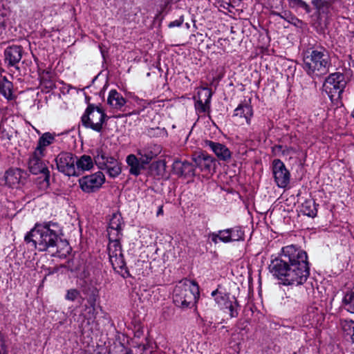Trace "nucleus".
Listing matches in <instances>:
<instances>
[{
  "label": "nucleus",
  "mask_w": 354,
  "mask_h": 354,
  "mask_svg": "<svg viewBox=\"0 0 354 354\" xmlns=\"http://www.w3.org/2000/svg\"><path fill=\"white\" fill-rule=\"evenodd\" d=\"M269 269L285 286L301 285L310 274L306 252L293 245L283 247L279 257L272 260Z\"/></svg>",
  "instance_id": "1"
},
{
  "label": "nucleus",
  "mask_w": 354,
  "mask_h": 354,
  "mask_svg": "<svg viewBox=\"0 0 354 354\" xmlns=\"http://www.w3.org/2000/svg\"><path fill=\"white\" fill-rule=\"evenodd\" d=\"M62 230L57 223L48 222L43 224H36L28 232L24 241L30 247L38 249L39 251L54 250L59 241H61Z\"/></svg>",
  "instance_id": "2"
},
{
  "label": "nucleus",
  "mask_w": 354,
  "mask_h": 354,
  "mask_svg": "<svg viewBox=\"0 0 354 354\" xmlns=\"http://www.w3.org/2000/svg\"><path fill=\"white\" fill-rule=\"evenodd\" d=\"M330 66L331 59L325 48L308 49L304 53L303 69L313 80L326 75Z\"/></svg>",
  "instance_id": "3"
},
{
  "label": "nucleus",
  "mask_w": 354,
  "mask_h": 354,
  "mask_svg": "<svg viewBox=\"0 0 354 354\" xmlns=\"http://www.w3.org/2000/svg\"><path fill=\"white\" fill-rule=\"evenodd\" d=\"M198 296V285L193 281L185 279L176 285L173 292V301L176 306L191 308L194 306Z\"/></svg>",
  "instance_id": "4"
},
{
  "label": "nucleus",
  "mask_w": 354,
  "mask_h": 354,
  "mask_svg": "<svg viewBox=\"0 0 354 354\" xmlns=\"http://www.w3.org/2000/svg\"><path fill=\"white\" fill-rule=\"evenodd\" d=\"M55 160L58 170L68 176H77L93 167L91 156H57Z\"/></svg>",
  "instance_id": "5"
},
{
  "label": "nucleus",
  "mask_w": 354,
  "mask_h": 354,
  "mask_svg": "<svg viewBox=\"0 0 354 354\" xmlns=\"http://www.w3.org/2000/svg\"><path fill=\"white\" fill-rule=\"evenodd\" d=\"M109 119V117L106 115L101 104L95 105L94 104L88 103V106L81 117V122L85 128L100 133L103 129V124Z\"/></svg>",
  "instance_id": "6"
},
{
  "label": "nucleus",
  "mask_w": 354,
  "mask_h": 354,
  "mask_svg": "<svg viewBox=\"0 0 354 354\" xmlns=\"http://www.w3.org/2000/svg\"><path fill=\"white\" fill-rule=\"evenodd\" d=\"M55 137V133H44L39 136L32 155H45L50 153H57V155H73L71 153L60 151L59 147L56 145Z\"/></svg>",
  "instance_id": "7"
},
{
  "label": "nucleus",
  "mask_w": 354,
  "mask_h": 354,
  "mask_svg": "<svg viewBox=\"0 0 354 354\" xmlns=\"http://www.w3.org/2000/svg\"><path fill=\"white\" fill-rule=\"evenodd\" d=\"M346 81L343 73L336 72L330 74L323 84L324 91L328 94L331 100L337 96L341 97L346 86Z\"/></svg>",
  "instance_id": "8"
},
{
  "label": "nucleus",
  "mask_w": 354,
  "mask_h": 354,
  "mask_svg": "<svg viewBox=\"0 0 354 354\" xmlns=\"http://www.w3.org/2000/svg\"><path fill=\"white\" fill-rule=\"evenodd\" d=\"M24 53V48L21 45H10L3 51V63L5 66L10 69L14 68L19 71V63Z\"/></svg>",
  "instance_id": "9"
},
{
  "label": "nucleus",
  "mask_w": 354,
  "mask_h": 354,
  "mask_svg": "<svg viewBox=\"0 0 354 354\" xmlns=\"http://www.w3.org/2000/svg\"><path fill=\"white\" fill-rule=\"evenodd\" d=\"M79 185L85 193H92L98 190L105 181L104 175L100 172L85 176L79 179Z\"/></svg>",
  "instance_id": "10"
},
{
  "label": "nucleus",
  "mask_w": 354,
  "mask_h": 354,
  "mask_svg": "<svg viewBox=\"0 0 354 354\" xmlns=\"http://www.w3.org/2000/svg\"><path fill=\"white\" fill-rule=\"evenodd\" d=\"M27 173L19 168L10 167L5 171V185L11 188H18L26 183Z\"/></svg>",
  "instance_id": "11"
},
{
  "label": "nucleus",
  "mask_w": 354,
  "mask_h": 354,
  "mask_svg": "<svg viewBox=\"0 0 354 354\" xmlns=\"http://www.w3.org/2000/svg\"><path fill=\"white\" fill-rule=\"evenodd\" d=\"M96 165L100 169L106 170L111 177H116L121 173V167L114 156H94Z\"/></svg>",
  "instance_id": "12"
},
{
  "label": "nucleus",
  "mask_w": 354,
  "mask_h": 354,
  "mask_svg": "<svg viewBox=\"0 0 354 354\" xmlns=\"http://www.w3.org/2000/svg\"><path fill=\"white\" fill-rule=\"evenodd\" d=\"M272 174L275 183L279 187L284 188L290 183V174L284 163L279 159L272 162Z\"/></svg>",
  "instance_id": "13"
},
{
  "label": "nucleus",
  "mask_w": 354,
  "mask_h": 354,
  "mask_svg": "<svg viewBox=\"0 0 354 354\" xmlns=\"http://www.w3.org/2000/svg\"><path fill=\"white\" fill-rule=\"evenodd\" d=\"M153 156H127V162L130 167L129 172L136 176H138L141 171L145 169L146 165L149 163Z\"/></svg>",
  "instance_id": "14"
},
{
  "label": "nucleus",
  "mask_w": 354,
  "mask_h": 354,
  "mask_svg": "<svg viewBox=\"0 0 354 354\" xmlns=\"http://www.w3.org/2000/svg\"><path fill=\"white\" fill-rule=\"evenodd\" d=\"M124 224L122 217L119 213L113 214L110 218L109 227H108V236L111 239H117V237H122V225Z\"/></svg>",
  "instance_id": "15"
},
{
  "label": "nucleus",
  "mask_w": 354,
  "mask_h": 354,
  "mask_svg": "<svg viewBox=\"0 0 354 354\" xmlns=\"http://www.w3.org/2000/svg\"><path fill=\"white\" fill-rule=\"evenodd\" d=\"M127 100L116 89H111L107 97V104L112 108L127 111V106H125Z\"/></svg>",
  "instance_id": "16"
},
{
  "label": "nucleus",
  "mask_w": 354,
  "mask_h": 354,
  "mask_svg": "<svg viewBox=\"0 0 354 354\" xmlns=\"http://www.w3.org/2000/svg\"><path fill=\"white\" fill-rule=\"evenodd\" d=\"M212 296H216L215 298V301L219 305L223 304L226 308H227L230 311V315L231 317H236L238 316V303L235 298L234 297V301H227V298H226V295L223 296L220 292H218L217 290L213 291L212 292Z\"/></svg>",
  "instance_id": "17"
},
{
  "label": "nucleus",
  "mask_w": 354,
  "mask_h": 354,
  "mask_svg": "<svg viewBox=\"0 0 354 354\" xmlns=\"http://www.w3.org/2000/svg\"><path fill=\"white\" fill-rule=\"evenodd\" d=\"M254 115V110L250 104V100L249 102H241L238 106L234 110L233 117L243 118L248 125L251 124V120Z\"/></svg>",
  "instance_id": "18"
},
{
  "label": "nucleus",
  "mask_w": 354,
  "mask_h": 354,
  "mask_svg": "<svg viewBox=\"0 0 354 354\" xmlns=\"http://www.w3.org/2000/svg\"><path fill=\"white\" fill-rule=\"evenodd\" d=\"M28 167L29 171L35 175L49 171L46 163L39 156H30L28 160Z\"/></svg>",
  "instance_id": "19"
},
{
  "label": "nucleus",
  "mask_w": 354,
  "mask_h": 354,
  "mask_svg": "<svg viewBox=\"0 0 354 354\" xmlns=\"http://www.w3.org/2000/svg\"><path fill=\"white\" fill-rule=\"evenodd\" d=\"M39 78L41 86L48 93L56 88L55 83L53 80V75L50 69H44L39 71Z\"/></svg>",
  "instance_id": "20"
},
{
  "label": "nucleus",
  "mask_w": 354,
  "mask_h": 354,
  "mask_svg": "<svg viewBox=\"0 0 354 354\" xmlns=\"http://www.w3.org/2000/svg\"><path fill=\"white\" fill-rule=\"evenodd\" d=\"M174 172L180 176H189L194 173V166L187 160H176L173 163Z\"/></svg>",
  "instance_id": "21"
},
{
  "label": "nucleus",
  "mask_w": 354,
  "mask_h": 354,
  "mask_svg": "<svg viewBox=\"0 0 354 354\" xmlns=\"http://www.w3.org/2000/svg\"><path fill=\"white\" fill-rule=\"evenodd\" d=\"M0 94L8 100H12L15 98L13 84L8 80L6 76H1L0 80Z\"/></svg>",
  "instance_id": "22"
},
{
  "label": "nucleus",
  "mask_w": 354,
  "mask_h": 354,
  "mask_svg": "<svg viewBox=\"0 0 354 354\" xmlns=\"http://www.w3.org/2000/svg\"><path fill=\"white\" fill-rule=\"evenodd\" d=\"M204 147L209 149L214 155H231L229 149L223 144L212 140H205Z\"/></svg>",
  "instance_id": "23"
},
{
  "label": "nucleus",
  "mask_w": 354,
  "mask_h": 354,
  "mask_svg": "<svg viewBox=\"0 0 354 354\" xmlns=\"http://www.w3.org/2000/svg\"><path fill=\"white\" fill-rule=\"evenodd\" d=\"M162 151L161 145L150 142L147 143L142 149H138L137 155H160Z\"/></svg>",
  "instance_id": "24"
},
{
  "label": "nucleus",
  "mask_w": 354,
  "mask_h": 354,
  "mask_svg": "<svg viewBox=\"0 0 354 354\" xmlns=\"http://www.w3.org/2000/svg\"><path fill=\"white\" fill-rule=\"evenodd\" d=\"M317 204L313 199L306 200L301 205L300 212L309 217L314 218L317 216Z\"/></svg>",
  "instance_id": "25"
},
{
  "label": "nucleus",
  "mask_w": 354,
  "mask_h": 354,
  "mask_svg": "<svg viewBox=\"0 0 354 354\" xmlns=\"http://www.w3.org/2000/svg\"><path fill=\"white\" fill-rule=\"evenodd\" d=\"M311 3L319 15L329 13L330 8L332 6L330 0H311Z\"/></svg>",
  "instance_id": "26"
},
{
  "label": "nucleus",
  "mask_w": 354,
  "mask_h": 354,
  "mask_svg": "<svg viewBox=\"0 0 354 354\" xmlns=\"http://www.w3.org/2000/svg\"><path fill=\"white\" fill-rule=\"evenodd\" d=\"M193 160L203 170L210 169L215 159L213 156H194Z\"/></svg>",
  "instance_id": "27"
},
{
  "label": "nucleus",
  "mask_w": 354,
  "mask_h": 354,
  "mask_svg": "<svg viewBox=\"0 0 354 354\" xmlns=\"http://www.w3.org/2000/svg\"><path fill=\"white\" fill-rule=\"evenodd\" d=\"M121 237H117V239H111L109 238V243L108 245V252L109 258H111L113 256H117L122 254V247L120 245Z\"/></svg>",
  "instance_id": "28"
},
{
  "label": "nucleus",
  "mask_w": 354,
  "mask_h": 354,
  "mask_svg": "<svg viewBox=\"0 0 354 354\" xmlns=\"http://www.w3.org/2000/svg\"><path fill=\"white\" fill-rule=\"evenodd\" d=\"M133 99L136 102L138 108L136 109H134L131 111H129L128 113H127L125 114L126 116L139 115L142 111L145 110V109H147L151 104L150 102H148L147 100H145L144 99L139 98L138 96H135Z\"/></svg>",
  "instance_id": "29"
},
{
  "label": "nucleus",
  "mask_w": 354,
  "mask_h": 354,
  "mask_svg": "<svg viewBox=\"0 0 354 354\" xmlns=\"http://www.w3.org/2000/svg\"><path fill=\"white\" fill-rule=\"evenodd\" d=\"M343 304L347 311L354 313V285L346 292L343 299Z\"/></svg>",
  "instance_id": "30"
},
{
  "label": "nucleus",
  "mask_w": 354,
  "mask_h": 354,
  "mask_svg": "<svg viewBox=\"0 0 354 354\" xmlns=\"http://www.w3.org/2000/svg\"><path fill=\"white\" fill-rule=\"evenodd\" d=\"M209 237L215 244L218 243V241L223 243L230 242L229 229L219 230L218 232H212L209 234Z\"/></svg>",
  "instance_id": "31"
},
{
  "label": "nucleus",
  "mask_w": 354,
  "mask_h": 354,
  "mask_svg": "<svg viewBox=\"0 0 354 354\" xmlns=\"http://www.w3.org/2000/svg\"><path fill=\"white\" fill-rule=\"evenodd\" d=\"M194 100H195L194 108L197 114L209 113L210 112L211 103L209 102V100L204 102L201 99H196V96L194 97Z\"/></svg>",
  "instance_id": "32"
},
{
  "label": "nucleus",
  "mask_w": 354,
  "mask_h": 354,
  "mask_svg": "<svg viewBox=\"0 0 354 354\" xmlns=\"http://www.w3.org/2000/svg\"><path fill=\"white\" fill-rule=\"evenodd\" d=\"M83 293L86 296V300L89 305H96L98 298V290L95 287H88L83 289Z\"/></svg>",
  "instance_id": "33"
},
{
  "label": "nucleus",
  "mask_w": 354,
  "mask_h": 354,
  "mask_svg": "<svg viewBox=\"0 0 354 354\" xmlns=\"http://www.w3.org/2000/svg\"><path fill=\"white\" fill-rule=\"evenodd\" d=\"M14 129L6 122H0V139L10 140L13 137Z\"/></svg>",
  "instance_id": "34"
},
{
  "label": "nucleus",
  "mask_w": 354,
  "mask_h": 354,
  "mask_svg": "<svg viewBox=\"0 0 354 354\" xmlns=\"http://www.w3.org/2000/svg\"><path fill=\"white\" fill-rule=\"evenodd\" d=\"M147 135L150 138H167L168 136L167 130L165 127H154L147 129Z\"/></svg>",
  "instance_id": "35"
},
{
  "label": "nucleus",
  "mask_w": 354,
  "mask_h": 354,
  "mask_svg": "<svg viewBox=\"0 0 354 354\" xmlns=\"http://www.w3.org/2000/svg\"><path fill=\"white\" fill-rule=\"evenodd\" d=\"M110 262L114 270H122L126 268V263L124 261L123 254L117 256H113L109 258Z\"/></svg>",
  "instance_id": "36"
},
{
  "label": "nucleus",
  "mask_w": 354,
  "mask_h": 354,
  "mask_svg": "<svg viewBox=\"0 0 354 354\" xmlns=\"http://www.w3.org/2000/svg\"><path fill=\"white\" fill-rule=\"evenodd\" d=\"M42 176L38 177L36 180L37 187L41 191L46 190L50 185V172L42 174Z\"/></svg>",
  "instance_id": "37"
},
{
  "label": "nucleus",
  "mask_w": 354,
  "mask_h": 354,
  "mask_svg": "<svg viewBox=\"0 0 354 354\" xmlns=\"http://www.w3.org/2000/svg\"><path fill=\"white\" fill-rule=\"evenodd\" d=\"M229 229L230 242L242 241L244 239V232L239 226Z\"/></svg>",
  "instance_id": "38"
},
{
  "label": "nucleus",
  "mask_w": 354,
  "mask_h": 354,
  "mask_svg": "<svg viewBox=\"0 0 354 354\" xmlns=\"http://www.w3.org/2000/svg\"><path fill=\"white\" fill-rule=\"evenodd\" d=\"M288 1L292 8H301L307 14H310L312 12L310 6L304 0H288Z\"/></svg>",
  "instance_id": "39"
},
{
  "label": "nucleus",
  "mask_w": 354,
  "mask_h": 354,
  "mask_svg": "<svg viewBox=\"0 0 354 354\" xmlns=\"http://www.w3.org/2000/svg\"><path fill=\"white\" fill-rule=\"evenodd\" d=\"M282 15L283 16H281V19H284L289 24L294 25L295 26L297 27L303 24L302 20L299 19L289 10H284L283 15Z\"/></svg>",
  "instance_id": "40"
},
{
  "label": "nucleus",
  "mask_w": 354,
  "mask_h": 354,
  "mask_svg": "<svg viewBox=\"0 0 354 354\" xmlns=\"http://www.w3.org/2000/svg\"><path fill=\"white\" fill-rule=\"evenodd\" d=\"M213 93L211 88L208 87H202L197 92L196 99L207 102L209 98V102L211 103L212 97Z\"/></svg>",
  "instance_id": "41"
},
{
  "label": "nucleus",
  "mask_w": 354,
  "mask_h": 354,
  "mask_svg": "<svg viewBox=\"0 0 354 354\" xmlns=\"http://www.w3.org/2000/svg\"><path fill=\"white\" fill-rule=\"evenodd\" d=\"M172 0H161L160 4V10L158 11V15L162 16L163 18L169 12V7L170 6Z\"/></svg>",
  "instance_id": "42"
},
{
  "label": "nucleus",
  "mask_w": 354,
  "mask_h": 354,
  "mask_svg": "<svg viewBox=\"0 0 354 354\" xmlns=\"http://www.w3.org/2000/svg\"><path fill=\"white\" fill-rule=\"evenodd\" d=\"M272 152L274 155L277 153L281 152V155H286V153L289 154L292 153H295V150L292 148H288L286 146L283 147L282 145H275L272 147Z\"/></svg>",
  "instance_id": "43"
},
{
  "label": "nucleus",
  "mask_w": 354,
  "mask_h": 354,
  "mask_svg": "<svg viewBox=\"0 0 354 354\" xmlns=\"http://www.w3.org/2000/svg\"><path fill=\"white\" fill-rule=\"evenodd\" d=\"M80 294V292L79 290L75 288H72L67 290L65 298L67 300L73 301L78 297Z\"/></svg>",
  "instance_id": "44"
},
{
  "label": "nucleus",
  "mask_w": 354,
  "mask_h": 354,
  "mask_svg": "<svg viewBox=\"0 0 354 354\" xmlns=\"http://www.w3.org/2000/svg\"><path fill=\"white\" fill-rule=\"evenodd\" d=\"M96 305H89V306H86L85 310L87 311V318L89 319H95L96 317Z\"/></svg>",
  "instance_id": "45"
},
{
  "label": "nucleus",
  "mask_w": 354,
  "mask_h": 354,
  "mask_svg": "<svg viewBox=\"0 0 354 354\" xmlns=\"http://www.w3.org/2000/svg\"><path fill=\"white\" fill-rule=\"evenodd\" d=\"M184 22V16L182 15H180L178 19L174 20V21H170L168 24V28H174L175 27H180L182 26V24H183Z\"/></svg>",
  "instance_id": "46"
},
{
  "label": "nucleus",
  "mask_w": 354,
  "mask_h": 354,
  "mask_svg": "<svg viewBox=\"0 0 354 354\" xmlns=\"http://www.w3.org/2000/svg\"><path fill=\"white\" fill-rule=\"evenodd\" d=\"M348 328L345 330L348 332V335H354V322H351L347 324Z\"/></svg>",
  "instance_id": "47"
},
{
  "label": "nucleus",
  "mask_w": 354,
  "mask_h": 354,
  "mask_svg": "<svg viewBox=\"0 0 354 354\" xmlns=\"http://www.w3.org/2000/svg\"><path fill=\"white\" fill-rule=\"evenodd\" d=\"M270 15H272V16H277V17H279L281 18V16H283L282 15H283V12H278L274 11V10H271L270 11Z\"/></svg>",
  "instance_id": "48"
},
{
  "label": "nucleus",
  "mask_w": 354,
  "mask_h": 354,
  "mask_svg": "<svg viewBox=\"0 0 354 354\" xmlns=\"http://www.w3.org/2000/svg\"><path fill=\"white\" fill-rule=\"evenodd\" d=\"M6 28V24L3 21L0 22V34L2 32L3 30Z\"/></svg>",
  "instance_id": "49"
},
{
  "label": "nucleus",
  "mask_w": 354,
  "mask_h": 354,
  "mask_svg": "<svg viewBox=\"0 0 354 354\" xmlns=\"http://www.w3.org/2000/svg\"><path fill=\"white\" fill-rule=\"evenodd\" d=\"M221 160H223V161H227L230 158L231 156H218Z\"/></svg>",
  "instance_id": "50"
},
{
  "label": "nucleus",
  "mask_w": 354,
  "mask_h": 354,
  "mask_svg": "<svg viewBox=\"0 0 354 354\" xmlns=\"http://www.w3.org/2000/svg\"><path fill=\"white\" fill-rule=\"evenodd\" d=\"M163 213L162 207H160L158 212H157V216H159L160 214H162Z\"/></svg>",
  "instance_id": "51"
},
{
  "label": "nucleus",
  "mask_w": 354,
  "mask_h": 354,
  "mask_svg": "<svg viewBox=\"0 0 354 354\" xmlns=\"http://www.w3.org/2000/svg\"><path fill=\"white\" fill-rule=\"evenodd\" d=\"M157 163H158V166H161V167H162L163 168H164V167H165V162H163V161H159V162H158Z\"/></svg>",
  "instance_id": "52"
},
{
  "label": "nucleus",
  "mask_w": 354,
  "mask_h": 354,
  "mask_svg": "<svg viewBox=\"0 0 354 354\" xmlns=\"http://www.w3.org/2000/svg\"><path fill=\"white\" fill-rule=\"evenodd\" d=\"M100 51H101V54H102V56L103 59L105 60L106 59V57H105V52H104V50H103L101 48Z\"/></svg>",
  "instance_id": "53"
},
{
  "label": "nucleus",
  "mask_w": 354,
  "mask_h": 354,
  "mask_svg": "<svg viewBox=\"0 0 354 354\" xmlns=\"http://www.w3.org/2000/svg\"><path fill=\"white\" fill-rule=\"evenodd\" d=\"M4 72H5V70L1 66H0V73L1 74L2 73H4Z\"/></svg>",
  "instance_id": "54"
},
{
  "label": "nucleus",
  "mask_w": 354,
  "mask_h": 354,
  "mask_svg": "<svg viewBox=\"0 0 354 354\" xmlns=\"http://www.w3.org/2000/svg\"><path fill=\"white\" fill-rule=\"evenodd\" d=\"M85 100H86V102L87 104L90 103L89 102V100H90V97H86Z\"/></svg>",
  "instance_id": "55"
},
{
  "label": "nucleus",
  "mask_w": 354,
  "mask_h": 354,
  "mask_svg": "<svg viewBox=\"0 0 354 354\" xmlns=\"http://www.w3.org/2000/svg\"><path fill=\"white\" fill-rule=\"evenodd\" d=\"M221 78H222V77H221V76H219V77H218V80H220V79H221Z\"/></svg>",
  "instance_id": "56"
}]
</instances>
